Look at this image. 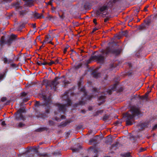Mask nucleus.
I'll return each mask as SVG.
<instances>
[{"instance_id": "nucleus-1", "label": "nucleus", "mask_w": 157, "mask_h": 157, "mask_svg": "<svg viewBox=\"0 0 157 157\" xmlns=\"http://www.w3.org/2000/svg\"><path fill=\"white\" fill-rule=\"evenodd\" d=\"M122 50L120 48L116 49L109 46L107 47L105 49L100 50V52L101 54L91 56L87 61V63H90L91 60H95L98 63H103L108 56L111 54L117 56L121 53Z\"/></svg>"}, {"instance_id": "nucleus-2", "label": "nucleus", "mask_w": 157, "mask_h": 157, "mask_svg": "<svg viewBox=\"0 0 157 157\" xmlns=\"http://www.w3.org/2000/svg\"><path fill=\"white\" fill-rule=\"evenodd\" d=\"M140 114L139 109L135 107H132L128 112L123 114L126 126L131 125L135 123V117Z\"/></svg>"}, {"instance_id": "nucleus-3", "label": "nucleus", "mask_w": 157, "mask_h": 157, "mask_svg": "<svg viewBox=\"0 0 157 157\" xmlns=\"http://www.w3.org/2000/svg\"><path fill=\"white\" fill-rule=\"evenodd\" d=\"M43 104L42 105L43 106H46L47 108H45V112L47 113H49V110L50 109V104L51 99L49 97H47L45 95L43 96Z\"/></svg>"}, {"instance_id": "nucleus-4", "label": "nucleus", "mask_w": 157, "mask_h": 157, "mask_svg": "<svg viewBox=\"0 0 157 157\" xmlns=\"http://www.w3.org/2000/svg\"><path fill=\"white\" fill-rule=\"evenodd\" d=\"M69 93L67 92H65L63 96V98L66 101L67 104H65L66 106L67 105L71 106L72 104L71 101L69 97Z\"/></svg>"}, {"instance_id": "nucleus-5", "label": "nucleus", "mask_w": 157, "mask_h": 157, "mask_svg": "<svg viewBox=\"0 0 157 157\" xmlns=\"http://www.w3.org/2000/svg\"><path fill=\"white\" fill-rule=\"evenodd\" d=\"M17 36L15 35L11 34L9 38L8 39L6 40L5 44L8 46H10L13 41L16 39Z\"/></svg>"}, {"instance_id": "nucleus-6", "label": "nucleus", "mask_w": 157, "mask_h": 157, "mask_svg": "<svg viewBox=\"0 0 157 157\" xmlns=\"http://www.w3.org/2000/svg\"><path fill=\"white\" fill-rule=\"evenodd\" d=\"M56 106L59 109V112L62 111L63 112H64L66 110V105H61L60 104H56Z\"/></svg>"}, {"instance_id": "nucleus-7", "label": "nucleus", "mask_w": 157, "mask_h": 157, "mask_svg": "<svg viewBox=\"0 0 157 157\" xmlns=\"http://www.w3.org/2000/svg\"><path fill=\"white\" fill-rule=\"evenodd\" d=\"M81 91L83 92V96L88 100H90L91 99L92 97L91 96L87 95V92L86 91V89L84 87H82L80 90Z\"/></svg>"}, {"instance_id": "nucleus-8", "label": "nucleus", "mask_w": 157, "mask_h": 157, "mask_svg": "<svg viewBox=\"0 0 157 157\" xmlns=\"http://www.w3.org/2000/svg\"><path fill=\"white\" fill-rule=\"evenodd\" d=\"M25 1V5L27 6L30 7L33 5V2L36 0H23Z\"/></svg>"}, {"instance_id": "nucleus-9", "label": "nucleus", "mask_w": 157, "mask_h": 157, "mask_svg": "<svg viewBox=\"0 0 157 157\" xmlns=\"http://www.w3.org/2000/svg\"><path fill=\"white\" fill-rule=\"evenodd\" d=\"M52 39L51 38V36L50 35H48L46 36L45 37V39L44 40V42L46 43H49L53 44V43L52 42Z\"/></svg>"}, {"instance_id": "nucleus-10", "label": "nucleus", "mask_w": 157, "mask_h": 157, "mask_svg": "<svg viewBox=\"0 0 157 157\" xmlns=\"http://www.w3.org/2000/svg\"><path fill=\"white\" fill-rule=\"evenodd\" d=\"M105 96L104 95H101L98 98V101L99 102V105H101L105 102Z\"/></svg>"}, {"instance_id": "nucleus-11", "label": "nucleus", "mask_w": 157, "mask_h": 157, "mask_svg": "<svg viewBox=\"0 0 157 157\" xmlns=\"http://www.w3.org/2000/svg\"><path fill=\"white\" fill-rule=\"evenodd\" d=\"M98 9L100 11L102 12L105 11H107L109 8L107 5H104L99 7Z\"/></svg>"}, {"instance_id": "nucleus-12", "label": "nucleus", "mask_w": 157, "mask_h": 157, "mask_svg": "<svg viewBox=\"0 0 157 157\" xmlns=\"http://www.w3.org/2000/svg\"><path fill=\"white\" fill-rule=\"evenodd\" d=\"M15 118L17 120H25V118L22 114H17Z\"/></svg>"}, {"instance_id": "nucleus-13", "label": "nucleus", "mask_w": 157, "mask_h": 157, "mask_svg": "<svg viewBox=\"0 0 157 157\" xmlns=\"http://www.w3.org/2000/svg\"><path fill=\"white\" fill-rule=\"evenodd\" d=\"M49 87L51 88V89H52V88H55L56 86L59 84L58 82H56L53 81L50 82Z\"/></svg>"}, {"instance_id": "nucleus-14", "label": "nucleus", "mask_w": 157, "mask_h": 157, "mask_svg": "<svg viewBox=\"0 0 157 157\" xmlns=\"http://www.w3.org/2000/svg\"><path fill=\"white\" fill-rule=\"evenodd\" d=\"M128 33V32L127 30H126L124 31H121L119 32L118 34V36H119L118 39H119L120 37H121L122 36H126L127 35Z\"/></svg>"}, {"instance_id": "nucleus-15", "label": "nucleus", "mask_w": 157, "mask_h": 157, "mask_svg": "<svg viewBox=\"0 0 157 157\" xmlns=\"http://www.w3.org/2000/svg\"><path fill=\"white\" fill-rule=\"evenodd\" d=\"M48 128L46 127H40L36 129L35 131L37 132H41L44 131H47Z\"/></svg>"}, {"instance_id": "nucleus-16", "label": "nucleus", "mask_w": 157, "mask_h": 157, "mask_svg": "<svg viewBox=\"0 0 157 157\" xmlns=\"http://www.w3.org/2000/svg\"><path fill=\"white\" fill-rule=\"evenodd\" d=\"M34 17L36 19H40L41 18H44V17L42 14H40L37 13H35L33 14Z\"/></svg>"}, {"instance_id": "nucleus-17", "label": "nucleus", "mask_w": 157, "mask_h": 157, "mask_svg": "<svg viewBox=\"0 0 157 157\" xmlns=\"http://www.w3.org/2000/svg\"><path fill=\"white\" fill-rule=\"evenodd\" d=\"M3 58V60L4 62L5 63L9 64L10 63L13 61L11 59H8L6 57L2 58V59Z\"/></svg>"}, {"instance_id": "nucleus-18", "label": "nucleus", "mask_w": 157, "mask_h": 157, "mask_svg": "<svg viewBox=\"0 0 157 157\" xmlns=\"http://www.w3.org/2000/svg\"><path fill=\"white\" fill-rule=\"evenodd\" d=\"M71 122H72V121L71 120H67L64 123H61L60 125V126L61 127H64Z\"/></svg>"}, {"instance_id": "nucleus-19", "label": "nucleus", "mask_w": 157, "mask_h": 157, "mask_svg": "<svg viewBox=\"0 0 157 157\" xmlns=\"http://www.w3.org/2000/svg\"><path fill=\"white\" fill-rule=\"evenodd\" d=\"M6 40L5 39V36H2L1 39L0 40V46H2L4 44H5Z\"/></svg>"}, {"instance_id": "nucleus-20", "label": "nucleus", "mask_w": 157, "mask_h": 157, "mask_svg": "<svg viewBox=\"0 0 157 157\" xmlns=\"http://www.w3.org/2000/svg\"><path fill=\"white\" fill-rule=\"evenodd\" d=\"M85 104V102L84 101L82 100L79 101L78 102L75 103L74 105V107H77L79 105H83Z\"/></svg>"}, {"instance_id": "nucleus-21", "label": "nucleus", "mask_w": 157, "mask_h": 157, "mask_svg": "<svg viewBox=\"0 0 157 157\" xmlns=\"http://www.w3.org/2000/svg\"><path fill=\"white\" fill-rule=\"evenodd\" d=\"M50 81H49L47 79H45L43 80V84L45 85L46 87H49Z\"/></svg>"}, {"instance_id": "nucleus-22", "label": "nucleus", "mask_w": 157, "mask_h": 157, "mask_svg": "<svg viewBox=\"0 0 157 157\" xmlns=\"http://www.w3.org/2000/svg\"><path fill=\"white\" fill-rule=\"evenodd\" d=\"M27 12V11L26 10H22V11H20V12L19 13L20 16L21 17H23L25 15Z\"/></svg>"}, {"instance_id": "nucleus-23", "label": "nucleus", "mask_w": 157, "mask_h": 157, "mask_svg": "<svg viewBox=\"0 0 157 157\" xmlns=\"http://www.w3.org/2000/svg\"><path fill=\"white\" fill-rule=\"evenodd\" d=\"M118 0H110L109 1L108 3V5H109V6H112L114 3L118 1Z\"/></svg>"}, {"instance_id": "nucleus-24", "label": "nucleus", "mask_w": 157, "mask_h": 157, "mask_svg": "<svg viewBox=\"0 0 157 157\" xmlns=\"http://www.w3.org/2000/svg\"><path fill=\"white\" fill-rule=\"evenodd\" d=\"M91 75H92L93 77L96 78H98L100 75V74L99 73H97L96 71H93Z\"/></svg>"}, {"instance_id": "nucleus-25", "label": "nucleus", "mask_w": 157, "mask_h": 157, "mask_svg": "<svg viewBox=\"0 0 157 157\" xmlns=\"http://www.w3.org/2000/svg\"><path fill=\"white\" fill-rule=\"evenodd\" d=\"M6 71L3 72V74H0V80H2L4 79L6 75Z\"/></svg>"}, {"instance_id": "nucleus-26", "label": "nucleus", "mask_w": 157, "mask_h": 157, "mask_svg": "<svg viewBox=\"0 0 157 157\" xmlns=\"http://www.w3.org/2000/svg\"><path fill=\"white\" fill-rule=\"evenodd\" d=\"M25 110L24 108H20L17 112V114H21L22 113H24Z\"/></svg>"}, {"instance_id": "nucleus-27", "label": "nucleus", "mask_w": 157, "mask_h": 157, "mask_svg": "<svg viewBox=\"0 0 157 157\" xmlns=\"http://www.w3.org/2000/svg\"><path fill=\"white\" fill-rule=\"evenodd\" d=\"M146 25L143 24H142L140 25L139 27V29L140 30H143L145 29Z\"/></svg>"}, {"instance_id": "nucleus-28", "label": "nucleus", "mask_w": 157, "mask_h": 157, "mask_svg": "<svg viewBox=\"0 0 157 157\" xmlns=\"http://www.w3.org/2000/svg\"><path fill=\"white\" fill-rule=\"evenodd\" d=\"M121 156H122V157H132L130 155V153L129 152L122 154Z\"/></svg>"}, {"instance_id": "nucleus-29", "label": "nucleus", "mask_w": 157, "mask_h": 157, "mask_svg": "<svg viewBox=\"0 0 157 157\" xmlns=\"http://www.w3.org/2000/svg\"><path fill=\"white\" fill-rule=\"evenodd\" d=\"M43 102L42 104L40 103V102L39 101H36V103L35 104V107H37L39 106H43Z\"/></svg>"}, {"instance_id": "nucleus-30", "label": "nucleus", "mask_w": 157, "mask_h": 157, "mask_svg": "<svg viewBox=\"0 0 157 157\" xmlns=\"http://www.w3.org/2000/svg\"><path fill=\"white\" fill-rule=\"evenodd\" d=\"M48 154L47 153H40L37 155V156L40 157H46L48 156Z\"/></svg>"}, {"instance_id": "nucleus-31", "label": "nucleus", "mask_w": 157, "mask_h": 157, "mask_svg": "<svg viewBox=\"0 0 157 157\" xmlns=\"http://www.w3.org/2000/svg\"><path fill=\"white\" fill-rule=\"evenodd\" d=\"M46 18L48 19L50 21H54V20L55 17L51 15H49L46 17Z\"/></svg>"}, {"instance_id": "nucleus-32", "label": "nucleus", "mask_w": 157, "mask_h": 157, "mask_svg": "<svg viewBox=\"0 0 157 157\" xmlns=\"http://www.w3.org/2000/svg\"><path fill=\"white\" fill-rule=\"evenodd\" d=\"M25 126V124L21 122L19 123L17 125V127L19 128H22L24 127Z\"/></svg>"}, {"instance_id": "nucleus-33", "label": "nucleus", "mask_w": 157, "mask_h": 157, "mask_svg": "<svg viewBox=\"0 0 157 157\" xmlns=\"http://www.w3.org/2000/svg\"><path fill=\"white\" fill-rule=\"evenodd\" d=\"M146 95H147L146 94ZM140 99H141L142 100H146V101L147 100V96H143L141 97H140Z\"/></svg>"}, {"instance_id": "nucleus-34", "label": "nucleus", "mask_w": 157, "mask_h": 157, "mask_svg": "<svg viewBox=\"0 0 157 157\" xmlns=\"http://www.w3.org/2000/svg\"><path fill=\"white\" fill-rule=\"evenodd\" d=\"M101 13L102 12L100 11L99 9H98V10H97L96 11V15L98 16L100 15L101 14Z\"/></svg>"}, {"instance_id": "nucleus-35", "label": "nucleus", "mask_w": 157, "mask_h": 157, "mask_svg": "<svg viewBox=\"0 0 157 157\" xmlns=\"http://www.w3.org/2000/svg\"><path fill=\"white\" fill-rule=\"evenodd\" d=\"M55 124V122L52 120L49 121V124L50 126H53Z\"/></svg>"}, {"instance_id": "nucleus-36", "label": "nucleus", "mask_w": 157, "mask_h": 157, "mask_svg": "<svg viewBox=\"0 0 157 157\" xmlns=\"http://www.w3.org/2000/svg\"><path fill=\"white\" fill-rule=\"evenodd\" d=\"M23 7L22 6H20L16 9V10L17 11H18L19 13L20 12V11H22V10H23Z\"/></svg>"}, {"instance_id": "nucleus-37", "label": "nucleus", "mask_w": 157, "mask_h": 157, "mask_svg": "<svg viewBox=\"0 0 157 157\" xmlns=\"http://www.w3.org/2000/svg\"><path fill=\"white\" fill-rule=\"evenodd\" d=\"M97 141V138L96 137L90 139L89 141V142L90 143H92L95 142Z\"/></svg>"}, {"instance_id": "nucleus-38", "label": "nucleus", "mask_w": 157, "mask_h": 157, "mask_svg": "<svg viewBox=\"0 0 157 157\" xmlns=\"http://www.w3.org/2000/svg\"><path fill=\"white\" fill-rule=\"evenodd\" d=\"M119 145V143L118 142H116L115 143L113 144L112 146L113 147H118V145Z\"/></svg>"}, {"instance_id": "nucleus-39", "label": "nucleus", "mask_w": 157, "mask_h": 157, "mask_svg": "<svg viewBox=\"0 0 157 157\" xmlns=\"http://www.w3.org/2000/svg\"><path fill=\"white\" fill-rule=\"evenodd\" d=\"M69 47L70 46L68 45H66L63 50V52L64 54L66 53L67 51V49L69 48Z\"/></svg>"}, {"instance_id": "nucleus-40", "label": "nucleus", "mask_w": 157, "mask_h": 157, "mask_svg": "<svg viewBox=\"0 0 157 157\" xmlns=\"http://www.w3.org/2000/svg\"><path fill=\"white\" fill-rule=\"evenodd\" d=\"M12 1V0H2V2L4 3H10Z\"/></svg>"}, {"instance_id": "nucleus-41", "label": "nucleus", "mask_w": 157, "mask_h": 157, "mask_svg": "<svg viewBox=\"0 0 157 157\" xmlns=\"http://www.w3.org/2000/svg\"><path fill=\"white\" fill-rule=\"evenodd\" d=\"M121 121H117L115 123V124L117 125H121Z\"/></svg>"}, {"instance_id": "nucleus-42", "label": "nucleus", "mask_w": 157, "mask_h": 157, "mask_svg": "<svg viewBox=\"0 0 157 157\" xmlns=\"http://www.w3.org/2000/svg\"><path fill=\"white\" fill-rule=\"evenodd\" d=\"M33 150L34 151H35L36 153L37 154V155L38 154L40 153L38 151V148H36V147H35L34 148Z\"/></svg>"}, {"instance_id": "nucleus-43", "label": "nucleus", "mask_w": 157, "mask_h": 157, "mask_svg": "<svg viewBox=\"0 0 157 157\" xmlns=\"http://www.w3.org/2000/svg\"><path fill=\"white\" fill-rule=\"evenodd\" d=\"M63 83L65 85V86H66L67 85L69 84V82L68 81H67L66 80H64L63 82Z\"/></svg>"}, {"instance_id": "nucleus-44", "label": "nucleus", "mask_w": 157, "mask_h": 157, "mask_svg": "<svg viewBox=\"0 0 157 157\" xmlns=\"http://www.w3.org/2000/svg\"><path fill=\"white\" fill-rule=\"evenodd\" d=\"M109 118V116L107 115H105L103 117V119L104 121H106Z\"/></svg>"}, {"instance_id": "nucleus-45", "label": "nucleus", "mask_w": 157, "mask_h": 157, "mask_svg": "<svg viewBox=\"0 0 157 157\" xmlns=\"http://www.w3.org/2000/svg\"><path fill=\"white\" fill-rule=\"evenodd\" d=\"M115 67L114 66V64H112L110 65V68L111 70L115 68Z\"/></svg>"}, {"instance_id": "nucleus-46", "label": "nucleus", "mask_w": 157, "mask_h": 157, "mask_svg": "<svg viewBox=\"0 0 157 157\" xmlns=\"http://www.w3.org/2000/svg\"><path fill=\"white\" fill-rule=\"evenodd\" d=\"M101 14H102L101 16L103 17H104L105 16L107 15V12L105 13V12H104L103 13H102Z\"/></svg>"}, {"instance_id": "nucleus-47", "label": "nucleus", "mask_w": 157, "mask_h": 157, "mask_svg": "<svg viewBox=\"0 0 157 157\" xmlns=\"http://www.w3.org/2000/svg\"><path fill=\"white\" fill-rule=\"evenodd\" d=\"M27 94L25 92H22L21 93V96L22 97H25L26 96Z\"/></svg>"}, {"instance_id": "nucleus-48", "label": "nucleus", "mask_w": 157, "mask_h": 157, "mask_svg": "<svg viewBox=\"0 0 157 157\" xmlns=\"http://www.w3.org/2000/svg\"><path fill=\"white\" fill-rule=\"evenodd\" d=\"M113 91V89L109 90L107 91V93H108L109 94H112V92Z\"/></svg>"}, {"instance_id": "nucleus-49", "label": "nucleus", "mask_w": 157, "mask_h": 157, "mask_svg": "<svg viewBox=\"0 0 157 157\" xmlns=\"http://www.w3.org/2000/svg\"><path fill=\"white\" fill-rule=\"evenodd\" d=\"M55 63L54 61L52 60L49 63H48V64L49 66H51L53 64H55Z\"/></svg>"}, {"instance_id": "nucleus-50", "label": "nucleus", "mask_w": 157, "mask_h": 157, "mask_svg": "<svg viewBox=\"0 0 157 157\" xmlns=\"http://www.w3.org/2000/svg\"><path fill=\"white\" fill-rule=\"evenodd\" d=\"M14 6L15 7L16 9H17V8H18V7L20 6L18 3H16L15 4Z\"/></svg>"}, {"instance_id": "nucleus-51", "label": "nucleus", "mask_w": 157, "mask_h": 157, "mask_svg": "<svg viewBox=\"0 0 157 157\" xmlns=\"http://www.w3.org/2000/svg\"><path fill=\"white\" fill-rule=\"evenodd\" d=\"M55 64H61V63L60 62H59V60L58 59H57L55 60Z\"/></svg>"}, {"instance_id": "nucleus-52", "label": "nucleus", "mask_w": 157, "mask_h": 157, "mask_svg": "<svg viewBox=\"0 0 157 157\" xmlns=\"http://www.w3.org/2000/svg\"><path fill=\"white\" fill-rule=\"evenodd\" d=\"M6 100V97H2L1 99V101L2 102H4Z\"/></svg>"}, {"instance_id": "nucleus-53", "label": "nucleus", "mask_w": 157, "mask_h": 157, "mask_svg": "<svg viewBox=\"0 0 157 157\" xmlns=\"http://www.w3.org/2000/svg\"><path fill=\"white\" fill-rule=\"evenodd\" d=\"M59 17L61 18V19H63L64 17V15L63 14H62V15H60L59 13Z\"/></svg>"}, {"instance_id": "nucleus-54", "label": "nucleus", "mask_w": 157, "mask_h": 157, "mask_svg": "<svg viewBox=\"0 0 157 157\" xmlns=\"http://www.w3.org/2000/svg\"><path fill=\"white\" fill-rule=\"evenodd\" d=\"M72 150L74 152H76L78 151H79V149L78 148H73L72 149Z\"/></svg>"}, {"instance_id": "nucleus-55", "label": "nucleus", "mask_w": 157, "mask_h": 157, "mask_svg": "<svg viewBox=\"0 0 157 157\" xmlns=\"http://www.w3.org/2000/svg\"><path fill=\"white\" fill-rule=\"evenodd\" d=\"M59 79V78H58L57 77H56L55 78H54V80H53V81H54L56 82H57V81Z\"/></svg>"}, {"instance_id": "nucleus-56", "label": "nucleus", "mask_w": 157, "mask_h": 157, "mask_svg": "<svg viewBox=\"0 0 157 157\" xmlns=\"http://www.w3.org/2000/svg\"><path fill=\"white\" fill-rule=\"evenodd\" d=\"M98 29L96 28H94L93 29L91 33V34L93 33L95 31H96V30H97Z\"/></svg>"}, {"instance_id": "nucleus-57", "label": "nucleus", "mask_w": 157, "mask_h": 157, "mask_svg": "<svg viewBox=\"0 0 157 157\" xmlns=\"http://www.w3.org/2000/svg\"><path fill=\"white\" fill-rule=\"evenodd\" d=\"M93 92H98V89L96 88H94L93 89Z\"/></svg>"}, {"instance_id": "nucleus-58", "label": "nucleus", "mask_w": 157, "mask_h": 157, "mask_svg": "<svg viewBox=\"0 0 157 157\" xmlns=\"http://www.w3.org/2000/svg\"><path fill=\"white\" fill-rule=\"evenodd\" d=\"M151 22L150 20H148L146 23V24L147 25H149Z\"/></svg>"}, {"instance_id": "nucleus-59", "label": "nucleus", "mask_w": 157, "mask_h": 157, "mask_svg": "<svg viewBox=\"0 0 157 157\" xmlns=\"http://www.w3.org/2000/svg\"><path fill=\"white\" fill-rule=\"evenodd\" d=\"M82 63H80L78 64L76 66V68H78L81 67L82 66Z\"/></svg>"}, {"instance_id": "nucleus-60", "label": "nucleus", "mask_w": 157, "mask_h": 157, "mask_svg": "<svg viewBox=\"0 0 157 157\" xmlns=\"http://www.w3.org/2000/svg\"><path fill=\"white\" fill-rule=\"evenodd\" d=\"M103 112V111L102 110H100L97 111V113H98V114H101Z\"/></svg>"}, {"instance_id": "nucleus-61", "label": "nucleus", "mask_w": 157, "mask_h": 157, "mask_svg": "<svg viewBox=\"0 0 157 157\" xmlns=\"http://www.w3.org/2000/svg\"><path fill=\"white\" fill-rule=\"evenodd\" d=\"M36 63H37V64L38 65L41 66V64L42 63H41V61H37L36 62Z\"/></svg>"}, {"instance_id": "nucleus-62", "label": "nucleus", "mask_w": 157, "mask_h": 157, "mask_svg": "<svg viewBox=\"0 0 157 157\" xmlns=\"http://www.w3.org/2000/svg\"><path fill=\"white\" fill-rule=\"evenodd\" d=\"M29 100V98H24L23 100V101L24 102H25L28 101Z\"/></svg>"}, {"instance_id": "nucleus-63", "label": "nucleus", "mask_w": 157, "mask_h": 157, "mask_svg": "<svg viewBox=\"0 0 157 157\" xmlns=\"http://www.w3.org/2000/svg\"><path fill=\"white\" fill-rule=\"evenodd\" d=\"M32 26L33 28L34 29H36V24L35 23L34 24H32Z\"/></svg>"}, {"instance_id": "nucleus-64", "label": "nucleus", "mask_w": 157, "mask_h": 157, "mask_svg": "<svg viewBox=\"0 0 157 157\" xmlns=\"http://www.w3.org/2000/svg\"><path fill=\"white\" fill-rule=\"evenodd\" d=\"M97 20L96 19H94L93 20V22L95 25H97V23L96 22Z\"/></svg>"}]
</instances>
